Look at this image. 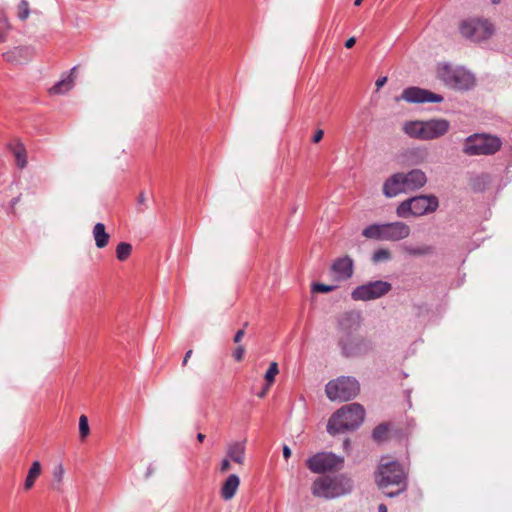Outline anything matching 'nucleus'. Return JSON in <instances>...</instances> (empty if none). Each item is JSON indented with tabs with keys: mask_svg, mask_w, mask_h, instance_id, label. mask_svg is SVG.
Returning a JSON list of instances; mask_svg holds the SVG:
<instances>
[{
	"mask_svg": "<svg viewBox=\"0 0 512 512\" xmlns=\"http://www.w3.org/2000/svg\"><path fill=\"white\" fill-rule=\"evenodd\" d=\"M353 269V260L349 256H343L333 262L331 273L336 280H347L352 276Z\"/></svg>",
	"mask_w": 512,
	"mask_h": 512,
	"instance_id": "nucleus-13",
	"label": "nucleus"
},
{
	"mask_svg": "<svg viewBox=\"0 0 512 512\" xmlns=\"http://www.w3.org/2000/svg\"><path fill=\"white\" fill-rule=\"evenodd\" d=\"M392 289L391 283L383 280L371 281L356 287L351 297L355 301H371L388 294Z\"/></svg>",
	"mask_w": 512,
	"mask_h": 512,
	"instance_id": "nucleus-9",
	"label": "nucleus"
},
{
	"mask_svg": "<svg viewBox=\"0 0 512 512\" xmlns=\"http://www.w3.org/2000/svg\"><path fill=\"white\" fill-rule=\"evenodd\" d=\"M317 293H320V282L319 281H315L313 282L312 284V294L313 296Z\"/></svg>",
	"mask_w": 512,
	"mask_h": 512,
	"instance_id": "nucleus-42",
	"label": "nucleus"
},
{
	"mask_svg": "<svg viewBox=\"0 0 512 512\" xmlns=\"http://www.w3.org/2000/svg\"><path fill=\"white\" fill-rule=\"evenodd\" d=\"M402 130L410 138L425 141L424 123L421 120H410L404 122Z\"/></svg>",
	"mask_w": 512,
	"mask_h": 512,
	"instance_id": "nucleus-22",
	"label": "nucleus"
},
{
	"mask_svg": "<svg viewBox=\"0 0 512 512\" xmlns=\"http://www.w3.org/2000/svg\"><path fill=\"white\" fill-rule=\"evenodd\" d=\"M239 485V477L236 474L229 475L221 487V497L226 501L231 500L235 496Z\"/></svg>",
	"mask_w": 512,
	"mask_h": 512,
	"instance_id": "nucleus-25",
	"label": "nucleus"
},
{
	"mask_svg": "<svg viewBox=\"0 0 512 512\" xmlns=\"http://www.w3.org/2000/svg\"><path fill=\"white\" fill-rule=\"evenodd\" d=\"M333 288V286L322 284V293L330 292Z\"/></svg>",
	"mask_w": 512,
	"mask_h": 512,
	"instance_id": "nucleus-50",
	"label": "nucleus"
},
{
	"mask_svg": "<svg viewBox=\"0 0 512 512\" xmlns=\"http://www.w3.org/2000/svg\"><path fill=\"white\" fill-rule=\"evenodd\" d=\"M93 237L97 248L102 249L108 245L110 235L106 232L103 223H96L94 225Z\"/></svg>",
	"mask_w": 512,
	"mask_h": 512,
	"instance_id": "nucleus-27",
	"label": "nucleus"
},
{
	"mask_svg": "<svg viewBox=\"0 0 512 512\" xmlns=\"http://www.w3.org/2000/svg\"><path fill=\"white\" fill-rule=\"evenodd\" d=\"M313 141L315 143H319L320 142V129H317L313 135Z\"/></svg>",
	"mask_w": 512,
	"mask_h": 512,
	"instance_id": "nucleus-48",
	"label": "nucleus"
},
{
	"mask_svg": "<svg viewBox=\"0 0 512 512\" xmlns=\"http://www.w3.org/2000/svg\"><path fill=\"white\" fill-rule=\"evenodd\" d=\"M460 33L473 42L489 39L494 34V26L486 19L472 18L461 22Z\"/></svg>",
	"mask_w": 512,
	"mask_h": 512,
	"instance_id": "nucleus-7",
	"label": "nucleus"
},
{
	"mask_svg": "<svg viewBox=\"0 0 512 512\" xmlns=\"http://www.w3.org/2000/svg\"><path fill=\"white\" fill-rule=\"evenodd\" d=\"M307 468L318 476L313 480L311 491L315 497L320 496V452L315 453L313 456L306 460Z\"/></svg>",
	"mask_w": 512,
	"mask_h": 512,
	"instance_id": "nucleus-21",
	"label": "nucleus"
},
{
	"mask_svg": "<svg viewBox=\"0 0 512 512\" xmlns=\"http://www.w3.org/2000/svg\"><path fill=\"white\" fill-rule=\"evenodd\" d=\"M344 465V458L333 453L322 452V474L338 473Z\"/></svg>",
	"mask_w": 512,
	"mask_h": 512,
	"instance_id": "nucleus-20",
	"label": "nucleus"
},
{
	"mask_svg": "<svg viewBox=\"0 0 512 512\" xmlns=\"http://www.w3.org/2000/svg\"><path fill=\"white\" fill-rule=\"evenodd\" d=\"M362 1H363V0H355V1H354V5H355V6H359V5H361Z\"/></svg>",
	"mask_w": 512,
	"mask_h": 512,
	"instance_id": "nucleus-54",
	"label": "nucleus"
},
{
	"mask_svg": "<svg viewBox=\"0 0 512 512\" xmlns=\"http://www.w3.org/2000/svg\"><path fill=\"white\" fill-rule=\"evenodd\" d=\"M79 433L82 439H85L90 433L88 418L85 415L79 418Z\"/></svg>",
	"mask_w": 512,
	"mask_h": 512,
	"instance_id": "nucleus-34",
	"label": "nucleus"
},
{
	"mask_svg": "<svg viewBox=\"0 0 512 512\" xmlns=\"http://www.w3.org/2000/svg\"><path fill=\"white\" fill-rule=\"evenodd\" d=\"M492 1H493V3H498L499 0H492Z\"/></svg>",
	"mask_w": 512,
	"mask_h": 512,
	"instance_id": "nucleus-55",
	"label": "nucleus"
},
{
	"mask_svg": "<svg viewBox=\"0 0 512 512\" xmlns=\"http://www.w3.org/2000/svg\"><path fill=\"white\" fill-rule=\"evenodd\" d=\"M401 99L408 103H440L443 101V97L441 95L419 87H409L404 89Z\"/></svg>",
	"mask_w": 512,
	"mask_h": 512,
	"instance_id": "nucleus-11",
	"label": "nucleus"
},
{
	"mask_svg": "<svg viewBox=\"0 0 512 512\" xmlns=\"http://www.w3.org/2000/svg\"><path fill=\"white\" fill-rule=\"evenodd\" d=\"M76 67H73L71 69L70 75H68L65 79H62L58 81L55 85H53L49 92L51 94L59 95L64 94L71 90L74 86V76L73 73L75 72Z\"/></svg>",
	"mask_w": 512,
	"mask_h": 512,
	"instance_id": "nucleus-26",
	"label": "nucleus"
},
{
	"mask_svg": "<svg viewBox=\"0 0 512 512\" xmlns=\"http://www.w3.org/2000/svg\"><path fill=\"white\" fill-rule=\"evenodd\" d=\"M407 192L418 190L427 183L425 172L420 169H412L407 173H402Z\"/></svg>",
	"mask_w": 512,
	"mask_h": 512,
	"instance_id": "nucleus-18",
	"label": "nucleus"
},
{
	"mask_svg": "<svg viewBox=\"0 0 512 512\" xmlns=\"http://www.w3.org/2000/svg\"><path fill=\"white\" fill-rule=\"evenodd\" d=\"M437 77L449 88L468 90L475 84V78L463 67H454L448 63L437 66Z\"/></svg>",
	"mask_w": 512,
	"mask_h": 512,
	"instance_id": "nucleus-3",
	"label": "nucleus"
},
{
	"mask_svg": "<svg viewBox=\"0 0 512 512\" xmlns=\"http://www.w3.org/2000/svg\"><path fill=\"white\" fill-rule=\"evenodd\" d=\"M7 149L14 156L16 166L23 170L28 165V154L25 145L19 139L7 143Z\"/></svg>",
	"mask_w": 512,
	"mask_h": 512,
	"instance_id": "nucleus-16",
	"label": "nucleus"
},
{
	"mask_svg": "<svg viewBox=\"0 0 512 512\" xmlns=\"http://www.w3.org/2000/svg\"><path fill=\"white\" fill-rule=\"evenodd\" d=\"M387 82V77H380L376 80V87L379 89L383 87Z\"/></svg>",
	"mask_w": 512,
	"mask_h": 512,
	"instance_id": "nucleus-43",
	"label": "nucleus"
},
{
	"mask_svg": "<svg viewBox=\"0 0 512 512\" xmlns=\"http://www.w3.org/2000/svg\"><path fill=\"white\" fill-rule=\"evenodd\" d=\"M502 141L490 134H473L464 141L463 152L468 156L493 155L500 150Z\"/></svg>",
	"mask_w": 512,
	"mask_h": 512,
	"instance_id": "nucleus-5",
	"label": "nucleus"
},
{
	"mask_svg": "<svg viewBox=\"0 0 512 512\" xmlns=\"http://www.w3.org/2000/svg\"><path fill=\"white\" fill-rule=\"evenodd\" d=\"M192 353L193 351L192 350H188L184 356V359H183V362H182V365L185 366L189 360V358L192 356Z\"/></svg>",
	"mask_w": 512,
	"mask_h": 512,
	"instance_id": "nucleus-46",
	"label": "nucleus"
},
{
	"mask_svg": "<svg viewBox=\"0 0 512 512\" xmlns=\"http://www.w3.org/2000/svg\"><path fill=\"white\" fill-rule=\"evenodd\" d=\"M386 224V241L396 242L408 238L411 234V228L408 224L395 221Z\"/></svg>",
	"mask_w": 512,
	"mask_h": 512,
	"instance_id": "nucleus-14",
	"label": "nucleus"
},
{
	"mask_svg": "<svg viewBox=\"0 0 512 512\" xmlns=\"http://www.w3.org/2000/svg\"><path fill=\"white\" fill-rule=\"evenodd\" d=\"M270 386L266 384V386L258 393V397L264 398L269 390Z\"/></svg>",
	"mask_w": 512,
	"mask_h": 512,
	"instance_id": "nucleus-47",
	"label": "nucleus"
},
{
	"mask_svg": "<svg viewBox=\"0 0 512 512\" xmlns=\"http://www.w3.org/2000/svg\"><path fill=\"white\" fill-rule=\"evenodd\" d=\"M392 255L391 252L386 248H380L374 251L372 255V262L373 263H380V262H386L391 260Z\"/></svg>",
	"mask_w": 512,
	"mask_h": 512,
	"instance_id": "nucleus-31",
	"label": "nucleus"
},
{
	"mask_svg": "<svg viewBox=\"0 0 512 512\" xmlns=\"http://www.w3.org/2000/svg\"><path fill=\"white\" fill-rule=\"evenodd\" d=\"M245 354V348L242 345H239L235 351L233 352V357L237 362L242 361Z\"/></svg>",
	"mask_w": 512,
	"mask_h": 512,
	"instance_id": "nucleus-38",
	"label": "nucleus"
},
{
	"mask_svg": "<svg viewBox=\"0 0 512 512\" xmlns=\"http://www.w3.org/2000/svg\"><path fill=\"white\" fill-rule=\"evenodd\" d=\"M387 433V428L384 425L376 427L373 431V438L376 440H382Z\"/></svg>",
	"mask_w": 512,
	"mask_h": 512,
	"instance_id": "nucleus-36",
	"label": "nucleus"
},
{
	"mask_svg": "<svg viewBox=\"0 0 512 512\" xmlns=\"http://www.w3.org/2000/svg\"><path fill=\"white\" fill-rule=\"evenodd\" d=\"M64 473H65V470H64L63 465L62 464L56 465L54 470H53V478H54V480H56L58 482H61L63 477H64Z\"/></svg>",
	"mask_w": 512,
	"mask_h": 512,
	"instance_id": "nucleus-35",
	"label": "nucleus"
},
{
	"mask_svg": "<svg viewBox=\"0 0 512 512\" xmlns=\"http://www.w3.org/2000/svg\"><path fill=\"white\" fill-rule=\"evenodd\" d=\"M244 335H245V330H244V329H240V330H238V331L236 332L235 336H234V339H233V340H234V342H235V343H239V342L242 340V338H243V336H244Z\"/></svg>",
	"mask_w": 512,
	"mask_h": 512,
	"instance_id": "nucleus-41",
	"label": "nucleus"
},
{
	"mask_svg": "<svg viewBox=\"0 0 512 512\" xmlns=\"http://www.w3.org/2000/svg\"><path fill=\"white\" fill-rule=\"evenodd\" d=\"M439 202L434 195H420L402 201L396 208L400 218L419 217L437 210Z\"/></svg>",
	"mask_w": 512,
	"mask_h": 512,
	"instance_id": "nucleus-4",
	"label": "nucleus"
},
{
	"mask_svg": "<svg viewBox=\"0 0 512 512\" xmlns=\"http://www.w3.org/2000/svg\"><path fill=\"white\" fill-rule=\"evenodd\" d=\"M204 439H205V435H204V434H202V433H198V434H197V440H198L199 442H203V441H204Z\"/></svg>",
	"mask_w": 512,
	"mask_h": 512,
	"instance_id": "nucleus-53",
	"label": "nucleus"
},
{
	"mask_svg": "<svg viewBox=\"0 0 512 512\" xmlns=\"http://www.w3.org/2000/svg\"><path fill=\"white\" fill-rule=\"evenodd\" d=\"M352 482L340 473L322 474V497L332 499L348 494Z\"/></svg>",
	"mask_w": 512,
	"mask_h": 512,
	"instance_id": "nucleus-8",
	"label": "nucleus"
},
{
	"mask_svg": "<svg viewBox=\"0 0 512 512\" xmlns=\"http://www.w3.org/2000/svg\"><path fill=\"white\" fill-rule=\"evenodd\" d=\"M423 123L425 141L442 137L450 128V123L446 119H430Z\"/></svg>",
	"mask_w": 512,
	"mask_h": 512,
	"instance_id": "nucleus-12",
	"label": "nucleus"
},
{
	"mask_svg": "<svg viewBox=\"0 0 512 512\" xmlns=\"http://www.w3.org/2000/svg\"><path fill=\"white\" fill-rule=\"evenodd\" d=\"M30 14L29 2L27 0H21L17 6L18 18L22 21L26 20Z\"/></svg>",
	"mask_w": 512,
	"mask_h": 512,
	"instance_id": "nucleus-32",
	"label": "nucleus"
},
{
	"mask_svg": "<svg viewBox=\"0 0 512 512\" xmlns=\"http://www.w3.org/2000/svg\"><path fill=\"white\" fill-rule=\"evenodd\" d=\"M342 354L346 357H359L371 350V343L358 333L341 335L339 341Z\"/></svg>",
	"mask_w": 512,
	"mask_h": 512,
	"instance_id": "nucleus-10",
	"label": "nucleus"
},
{
	"mask_svg": "<svg viewBox=\"0 0 512 512\" xmlns=\"http://www.w3.org/2000/svg\"><path fill=\"white\" fill-rule=\"evenodd\" d=\"M376 483L388 497L399 495L406 489V474L403 467L396 461L385 462L378 466L375 474Z\"/></svg>",
	"mask_w": 512,
	"mask_h": 512,
	"instance_id": "nucleus-1",
	"label": "nucleus"
},
{
	"mask_svg": "<svg viewBox=\"0 0 512 512\" xmlns=\"http://www.w3.org/2000/svg\"><path fill=\"white\" fill-rule=\"evenodd\" d=\"M245 441H235L227 446V457L237 464H243L245 461Z\"/></svg>",
	"mask_w": 512,
	"mask_h": 512,
	"instance_id": "nucleus-24",
	"label": "nucleus"
},
{
	"mask_svg": "<svg viewBox=\"0 0 512 512\" xmlns=\"http://www.w3.org/2000/svg\"><path fill=\"white\" fill-rule=\"evenodd\" d=\"M360 392L358 380L351 376H340L327 383L325 393L332 401H349Z\"/></svg>",
	"mask_w": 512,
	"mask_h": 512,
	"instance_id": "nucleus-6",
	"label": "nucleus"
},
{
	"mask_svg": "<svg viewBox=\"0 0 512 512\" xmlns=\"http://www.w3.org/2000/svg\"><path fill=\"white\" fill-rule=\"evenodd\" d=\"M355 43H356V39L354 37H351V38L346 40L345 47L350 49V48H352L355 45Z\"/></svg>",
	"mask_w": 512,
	"mask_h": 512,
	"instance_id": "nucleus-44",
	"label": "nucleus"
},
{
	"mask_svg": "<svg viewBox=\"0 0 512 512\" xmlns=\"http://www.w3.org/2000/svg\"><path fill=\"white\" fill-rule=\"evenodd\" d=\"M290 456H291V449L287 445H284L283 446V457L285 459H288Z\"/></svg>",
	"mask_w": 512,
	"mask_h": 512,
	"instance_id": "nucleus-45",
	"label": "nucleus"
},
{
	"mask_svg": "<svg viewBox=\"0 0 512 512\" xmlns=\"http://www.w3.org/2000/svg\"><path fill=\"white\" fill-rule=\"evenodd\" d=\"M362 236L370 240L386 241V224L373 223L368 225L363 229Z\"/></svg>",
	"mask_w": 512,
	"mask_h": 512,
	"instance_id": "nucleus-23",
	"label": "nucleus"
},
{
	"mask_svg": "<svg viewBox=\"0 0 512 512\" xmlns=\"http://www.w3.org/2000/svg\"><path fill=\"white\" fill-rule=\"evenodd\" d=\"M378 512H387V507L384 504H380L378 507Z\"/></svg>",
	"mask_w": 512,
	"mask_h": 512,
	"instance_id": "nucleus-51",
	"label": "nucleus"
},
{
	"mask_svg": "<svg viewBox=\"0 0 512 512\" xmlns=\"http://www.w3.org/2000/svg\"><path fill=\"white\" fill-rule=\"evenodd\" d=\"M339 324L342 335L357 333L361 326V316L355 312L346 313L341 317Z\"/></svg>",
	"mask_w": 512,
	"mask_h": 512,
	"instance_id": "nucleus-19",
	"label": "nucleus"
},
{
	"mask_svg": "<svg viewBox=\"0 0 512 512\" xmlns=\"http://www.w3.org/2000/svg\"><path fill=\"white\" fill-rule=\"evenodd\" d=\"M365 418V409L359 403L342 406L329 419L327 431L334 435L340 432L357 429Z\"/></svg>",
	"mask_w": 512,
	"mask_h": 512,
	"instance_id": "nucleus-2",
	"label": "nucleus"
},
{
	"mask_svg": "<svg viewBox=\"0 0 512 512\" xmlns=\"http://www.w3.org/2000/svg\"><path fill=\"white\" fill-rule=\"evenodd\" d=\"M42 467L39 461H34L28 471L26 479L24 481L23 488L25 491H29L33 488L35 481L41 475Z\"/></svg>",
	"mask_w": 512,
	"mask_h": 512,
	"instance_id": "nucleus-28",
	"label": "nucleus"
},
{
	"mask_svg": "<svg viewBox=\"0 0 512 512\" xmlns=\"http://www.w3.org/2000/svg\"><path fill=\"white\" fill-rule=\"evenodd\" d=\"M383 194L387 198H393L401 193L407 192L402 173L391 175L383 184Z\"/></svg>",
	"mask_w": 512,
	"mask_h": 512,
	"instance_id": "nucleus-15",
	"label": "nucleus"
},
{
	"mask_svg": "<svg viewBox=\"0 0 512 512\" xmlns=\"http://www.w3.org/2000/svg\"><path fill=\"white\" fill-rule=\"evenodd\" d=\"M278 372V364L276 362H271L264 376L268 386L272 385Z\"/></svg>",
	"mask_w": 512,
	"mask_h": 512,
	"instance_id": "nucleus-33",
	"label": "nucleus"
},
{
	"mask_svg": "<svg viewBox=\"0 0 512 512\" xmlns=\"http://www.w3.org/2000/svg\"><path fill=\"white\" fill-rule=\"evenodd\" d=\"M33 49L27 46H18L3 53L5 61L12 64H23L33 57Z\"/></svg>",
	"mask_w": 512,
	"mask_h": 512,
	"instance_id": "nucleus-17",
	"label": "nucleus"
},
{
	"mask_svg": "<svg viewBox=\"0 0 512 512\" xmlns=\"http://www.w3.org/2000/svg\"><path fill=\"white\" fill-rule=\"evenodd\" d=\"M230 468H231L230 459L227 457L221 461L220 472L225 473V472L229 471Z\"/></svg>",
	"mask_w": 512,
	"mask_h": 512,
	"instance_id": "nucleus-40",
	"label": "nucleus"
},
{
	"mask_svg": "<svg viewBox=\"0 0 512 512\" xmlns=\"http://www.w3.org/2000/svg\"><path fill=\"white\" fill-rule=\"evenodd\" d=\"M410 153L417 158L416 163H420L425 160L426 153L421 149H413Z\"/></svg>",
	"mask_w": 512,
	"mask_h": 512,
	"instance_id": "nucleus-39",
	"label": "nucleus"
},
{
	"mask_svg": "<svg viewBox=\"0 0 512 512\" xmlns=\"http://www.w3.org/2000/svg\"><path fill=\"white\" fill-rule=\"evenodd\" d=\"M145 200H146V199H145L144 194H143V193H141V194L139 195L138 202H139L140 204H144Z\"/></svg>",
	"mask_w": 512,
	"mask_h": 512,
	"instance_id": "nucleus-52",
	"label": "nucleus"
},
{
	"mask_svg": "<svg viewBox=\"0 0 512 512\" xmlns=\"http://www.w3.org/2000/svg\"><path fill=\"white\" fill-rule=\"evenodd\" d=\"M132 246L129 243L121 242L116 248V257L119 261H125L131 254Z\"/></svg>",
	"mask_w": 512,
	"mask_h": 512,
	"instance_id": "nucleus-30",
	"label": "nucleus"
},
{
	"mask_svg": "<svg viewBox=\"0 0 512 512\" xmlns=\"http://www.w3.org/2000/svg\"><path fill=\"white\" fill-rule=\"evenodd\" d=\"M3 25L4 27H0V43H3L7 39V31L10 29V25L8 20L5 18L3 19Z\"/></svg>",
	"mask_w": 512,
	"mask_h": 512,
	"instance_id": "nucleus-37",
	"label": "nucleus"
},
{
	"mask_svg": "<svg viewBox=\"0 0 512 512\" xmlns=\"http://www.w3.org/2000/svg\"><path fill=\"white\" fill-rule=\"evenodd\" d=\"M19 201H20V196L13 198L10 202L11 209H14L15 206L19 203Z\"/></svg>",
	"mask_w": 512,
	"mask_h": 512,
	"instance_id": "nucleus-49",
	"label": "nucleus"
},
{
	"mask_svg": "<svg viewBox=\"0 0 512 512\" xmlns=\"http://www.w3.org/2000/svg\"><path fill=\"white\" fill-rule=\"evenodd\" d=\"M403 251L410 256H426L432 253L433 248L429 245L413 246L405 245Z\"/></svg>",
	"mask_w": 512,
	"mask_h": 512,
	"instance_id": "nucleus-29",
	"label": "nucleus"
}]
</instances>
